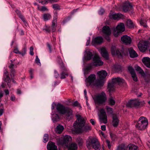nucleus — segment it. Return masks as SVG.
<instances>
[{"label": "nucleus", "instance_id": "nucleus-1", "mask_svg": "<svg viewBox=\"0 0 150 150\" xmlns=\"http://www.w3.org/2000/svg\"><path fill=\"white\" fill-rule=\"evenodd\" d=\"M76 116L78 117V118L73 125L75 131L76 133H81L83 132V131H87L91 130V127L88 125L85 126L83 129V127L84 126L85 123L84 119L80 115H77Z\"/></svg>", "mask_w": 150, "mask_h": 150}, {"label": "nucleus", "instance_id": "nucleus-2", "mask_svg": "<svg viewBox=\"0 0 150 150\" xmlns=\"http://www.w3.org/2000/svg\"><path fill=\"white\" fill-rule=\"evenodd\" d=\"M56 109L60 114L65 115L67 119L72 117L73 111L70 108L60 103H58L56 106Z\"/></svg>", "mask_w": 150, "mask_h": 150}, {"label": "nucleus", "instance_id": "nucleus-3", "mask_svg": "<svg viewBox=\"0 0 150 150\" xmlns=\"http://www.w3.org/2000/svg\"><path fill=\"white\" fill-rule=\"evenodd\" d=\"M86 142V146L88 149H91V146L96 150H99L100 146L98 140L96 138L90 139Z\"/></svg>", "mask_w": 150, "mask_h": 150}, {"label": "nucleus", "instance_id": "nucleus-4", "mask_svg": "<svg viewBox=\"0 0 150 150\" xmlns=\"http://www.w3.org/2000/svg\"><path fill=\"white\" fill-rule=\"evenodd\" d=\"M148 124L147 119L144 117H140L135 126L139 130H143L145 129Z\"/></svg>", "mask_w": 150, "mask_h": 150}, {"label": "nucleus", "instance_id": "nucleus-5", "mask_svg": "<svg viewBox=\"0 0 150 150\" xmlns=\"http://www.w3.org/2000/svg\"><path fill=\"white\" fill-rule=\"evenodd\" d=\"M93 98L96 104L97 105L104 104L107 99L106 96L104 92L97 95Z\"/></svg>", "mask_w": 150, "mask_h": 150}, {"label": "nucleus", "instance_id": "nucleus-6", "mask_svg": "<svg viewBox=\"0 0 150 150\" xmlns=\"http://www.w3.org/2000/svg\"><path fill=\"white\" fill-rule=\"evenodd\" d=\"M125 30V26L123 23L118 24L116 28L113 30V34L115 37L121 34Z\"/></svg>", "mask_w": 150, "mask_h": 150}, {"label": "nucleus", "instance_id": "nucleus-7", "mask_svg": "<svg viewBox=\"0 0 150 150\" xmlns=\"http://www.w3.org/2000/svg\"><path fill=\"white\" fill-rule=\"evenodd\" d=\"M71 137L70 136L66 135L60 139L59 141V144L62 145L67 146L68 144L71 141Z\"/></svg>", "mask_w": 150, "mask_h": 150}, {"label": "nucleus", "instance_id": "nucleus-8", "mask_svg": "<svg viewBox=\"0 0 150 150\" xmlns=\"http://www.w3.org/2000/svg\"><path fill=\"white\" fill-rule=\"evenodd\" d=\"M100 115H99V119L100 122L106 123L107 122V116L105 110L103 109H101L100 111Z\"/></svg>", "mask_w": 150, "mask_h": 150}, {"label": "nucleus", "instance_id": "nucleus-9", "mask_svg": "<svg viewBox=\"0 0 150 150\" xmlns=\"http://www.w3.org/2000/svg\"><path fill=\"white\" fill-rule=\"evenodd\" d=\"M147 45V43L146 42L141 41L138 43V47L140 51L144 52L146 50Z\"/></svg>", "mask_w": 150, "mask_h": 150}, {"label": "nucleus", "instance_id": "nucleus-10", "mask_svg": "<svg viewBox=\"0 0 150 150\" xmlns=\"http://www.w3.org/2000/svg\"><path fill=\"white\" fill-rule=\"evenodd\" d=\"M93 60L95 65L100 66L103 65V62L100 60V58L98 55L95 54L93 58Z\"/></svg>", "mask_w": 150, "mask_h": 150}, {"label": "nucleus", "instance_id": "nucleus-11", "mask_svg": "<svg viewBox=\"0 0 150 150\" xmlns=\"http://www.w3.org/2000/svg\"><path fill=\"white\" fill-rule=\"evenodd\" d=\"M111 53L113 55H116L119 57H121L122 55V52L119 50L115 46H112L111 48Z\"/></svg>", "mask_w": 150, "mask_h": 150}, {"label": "nucleus", "instance_id": "nucleus-12", "mask_svg": "<svg viewBox=\"0 0 150 150\" xmlns=\"http://www.w3.org/2000/svg\"><path fill=\"white\" fill-rule=\"evenodd\" d=\"M121 40L123 43L126 45L131 44L132 41L131 38L127 35H125L122 37L121 38Z\"/></svg>", "mask_w": 150, "mask_h": 150}, {"label": "nucleus", "instance_id": "nucleus-13", "mask_svg": "<svg viewBox=\"0 0 150 150\" xmlns=\"http://www.w3.org/2000/svg\"><path fill=\"white\" fill-rule=\"evenodd\" d=\"M132 8V6L131 4L129 2H126L123 4L122 9L123 11L126 12L131 10Z\"/></svg>", "mask_w": 150, "mask_h": 150}, {"label": "nucleus", "instance_id": "nucleus-14", "mask_svg": "<svg viewBox=\"0 0 150 150\" xmlns=\"http://www.w3.org/2000/svg\"><path fill=\"white\" fill-rule=\"evenodd\" d=\"M103 41V38L101 36H98L96 38L92 40V43L93 45L96 44H101Z\"/></svg>", "mask_w": 150, "mask_h": 150}, {"label": "nucleus", "instance_id": "nucleus-15", "mask_svg": "<svg viewBox=\"0 0 150 150\" xmlns=\"http://www.w3.org/2000/svg\"><path fill=\"white\" fill-rule=\"evenodd\" d=\"M119 120L116 115L115 114H112V125L115 127H117L119 123Z\"/></svg>", "mask_w": 150, "mask_h": 150}, {"label": "nucleus", "instance_id": "nucleus-16", "mask_svg": "<svg viewBox=\"0 0 150 150\" xmlns=\"http://www.w3.org/2000/svg\"><path fill=\"white\" fill-rule=\"evenodd\" d=\"M96 79V76L95 74H91L86 79V81L90 85L93 83Z\"/></svg>", "mask_w": 150, "mask_h": 150}, {"label": "nucleus", "instance_id": "nucleus-17", "mask_svg": "<svg viewBox=\"0 0 150 150\" xmlns=\"http://www.w3.org/2000/svg\"><path fill=\"white\" fill-rule=\"evenodd\" d=\"M109 17L110 19H113L116 20L118 18H122L123 17V15L120 13H115L112 14L111 13L109 14Z\"/></svg>", "mask_w": 150, "mask_h": 150}, {"label": "nucleus", "instance_id": "nucleus-18", "mask_svg": "<svg viewBox=\"0 0 150 150\" xmlns=\"http://www.w3.org/2000/svg\"><path fill=\"white\" fill-rule=\"evenodd\" d=\"M97 74L99 78L101 79H103L105 78L108 74L107 72L105 70L99 71L98 72Z\"/></svg>", "mask_w": 150, "mask_h": 150}, {"label": "nucleus", "instance_id": "nucleus-19", "mask_svg": "<svg viewBox=\"0 0 150 150\" xmlns=\"http://www.w3.org/2000/svg\"><path fill=\"white\" fill-rule=\"evenodd\" d=\"M62 72L61 74L60 78L62 79L66 78V76H68L69 73L67 68L65 67L64 69H61Z\"/></svg>", "mask_w": 150, "mask_h": 150}, {"label": "nucleus", "instance_id": "nucleus-20", "mask_svg": "<svg viewBox=\"0 0 150 150\" xmlns=\"http://www.w3.org/2000/svg\"><path fill=\"white\" fill-rule=\"evenodd\" d=\"M130 57L132 58L137 57L138 56L137 54L133 49L131 47L128 49Z\"/></svg>", "mask_w": 150, "mask_h": 150}, {"label": "nucleus", "instance_id": "nucleus-21", "mask_svg": "<svg viewBox=\"0 0 150 150\" xmlns=\"http://www.w3.org/2000/svg\"><path fill=\"white\" fill-rule=\"evenodd\" d=\"M102 32L105 35H110L111 34L110 28L107 25L104 26L103 27Z\"/></svg>", "mask_w": 150, "mask_h": 150}, {"label": "nucleus", "instance_id": "nucleus-22", "mask_svg": "<svg viewBox=\"0 0 150 150\" xmlns=\"http://www.w3.org/2000/svg\"><path fill=\"white\" fill-rule=\"evenodd\" d=\"M142 61L147 67L150 68V58L148 57H144L142 59Z\"/></svg>", "mask_w": 150, "mask_h": 150}, {"label": "nucleus", "instance_id": "nucleus-23", "mask_svg": "<svg viewBox=\"0 0 150 150\" xmlns=\"http://www.w3.org/2000/svg\"><path fill=\"white\" fill-rule=\"evenodd\" d=\"M101 54L103 57L106 59L108 58V52L105 47H103L101 49Z\"/></svg>", "mask_w": 150, "mask_h": 150}, {"label": "nucleus", "instance_id": "nucleus-24", "mask_svg": "<svg viewBox=\"0 0 150 150\" xmlns=\"http://www.w3.org/2000/svg\"><path fill=\"white\" fill-rule=\"evenodd\" d=\"M57 62L59 64L60 69H64V67H65L62 60L60 57L58 56L57 59Z\"/></svg>", "mask_w": 150, "mask_h": 150}, {"label": "nucleus", "instance_id": "nucleus-25", "mask_svg": "<svg viewBox=\"0 0 150 150\" xmlns=\"http://www.w3.org/2000/svg\"><path fill=\"white\" fill-rule=\"evenodd\" d=\"M112 82L114 84L117 83H124L125 82V80L121 78L117 77L112 79Z\"/></svg>", "mask_w": 150, "mask_h": 150}, {"label": "nucleus", "instance_id": "nucleus-26", "mask_svg": "<svg viewBox=\"0 0 150 150\" xmlns=\"http://www.w3.org/2000/svg\"><path fill=\"white\" fill-rule=\"evenodd\" d=\"M47 147L48 150H57V146L54 143L48 144Z\"/></svg>", "mask_w": 150, "mask_h": 150}, {"label": "nucleus", "instance_id": "nucleus-27", "mask_svg": "<svg viewBox=\"0 0 150 150\" xmlns=\"http://www.w3.org/2000/svg\"><path fill=\"white\" fill-rule=\"evenodd\" d=\"M68 150H77V146L76 143H73L68 146Z\"/></svg>", "mask_w": 150, "mask_h": 150}, {"label": "nucleus", "instance_id": "nucleus-28", "mask_svg": "<svg viewBox=\"0 0 150 150\" xmlns=\"http://www.w3.org/2000/svg\"><path fill=\"white\" fill-rule=\"evenodd\" d=\"M64 129L63 126L60 125H59L56 127V131L57 133L60 134L62 132Z\"/></svg>", "mask_w": 150, "mask_h": 150}, {"label": "nucleus", "instance_id": "nucleus-29", "mask_svg": "<svg viewBox=\"0 0 150 150\" xmlns=\"http://www.w3.org/2000/svg\"><path fill=\"white\" fill-rule=\"evenodd\" d=\"M127 26L131 28H133L134 24L132 21L130 19L127 20Z\"/></svg>", "mask_w": 150, "mask_h": 150}, {"label": "nucleus", "instance_id": "nucleus-30", "mask_svg": "<svg viewBox=\"0 0 150 150\" xmlns=\"http://www.w3.org/2000/svg\"><path fill=\"white\" fill-rule=\"evenodd\" d=\"M135 69L137 71L139 72V73L142 75L143 76L145 75V74L144 71L139 66H136L135 67Z\"/></svg>", "mask_w": 150, "mask_h": 150}, {"label": "nucleus", "instance_id": "nucleus-31", "mask_svg": "<svg viewBox=\"0 0 150 150\" xmlns=\"http://www.w3.org/2000/svg\"><path fill=\"white\" fill-rule=\"evenodd\" d=\"M4 81L7 83V85L8 86L9 88H10L11 86V85L10 83L11 79L9 76H4Z\"/></svg>", "mask_w": 150, "mask_h": 150}, {"label": "nucleus", "instance_id": "nucleus-32", "mask_svg": "<svg viewBox=\"0 0 150 150\" xmlns=\"http://www.w3.org/2000/svg\"><path fill=\"white\" fill-rule=\"evenodd\" d=\"M43 17L45 21L48 20L51 18V16L50 13H44L43 14Z\"/></svg>", "mask_w": 150, "mask_h": 150}, {"label": "nucleus", "instance_id": "nucleus-33", "mask_svg": "<svg viewBox=\"0 0 150 150\" xmlns=\"http://www.w3.org/2000/svg\"><path fill=\"white\" fill-rule=\"evenodd\" d=\"M59 117L57 114H54L53 115L52 120L54 122L58 121L59 120Z\"/></svg>", "mask_w": 150, "mask_h": 150}, {"label": "nucleus", "instance_id": "nucleus-34", "mask_svg": "<svg viewBox=\"0 0 150 150\" xmlns=\"http://www.w3.org/2000/svg\"><path fill=\"white\" fill-rule=\"evenodd\" d=\"M93 55L91 52L90 51L86 53V54L85 56V59L86 60H90Z\"/></svg>", "mask_w": 150, "mask_h": 150}, {"label": "nucleus", "instance_id": "nucleus-35", "mask_svg": "<svg viewBox=\"0 0 150 150\" xmlns=\"http://www.w3.org/2000/svg\"><path fill=\"white\" fill-rule=\"evenodd\" d=\"M128 147L129 150H138V147L132 144H129Z\"/></svg>", "mask_w": 150, "mask_h": 150}, {"label": "nucleus", "instance_id": "nucleus-36", "mask_svg": "<svg viewBox=\"0 0 150 150\" xmlns=\"http://www.w3.org/2000/svg\"><path fill=\"white\" fill-rule=\"evenodd\" d=\"M114 84L112 82L108 84V91L109 92H110L111 91H112L114 89Z\"/></svg>", "mask_w": 150, "mask_h": 150}, {"label": "nucleus", "instance_id": "nucleus-37", "mask_svg": "<svg viewBox=\"0 0 150 150\" xmlns=\"http://www.w3.org/2000/svg\"><path fill=\"white\" fill-rule=\"evenodd\" d=\"M109 104L110 105H114L115 104V101L112 97L109 98L108 100Z\"/></svg>", "mask_w": 150, "mask_h": 150}, {"label": "nucleus", "instance_id": "nucleus-38", "mask_svg": "<svg viewBox=\"0 0 150 150\" xmlns=\"http://www.w3.org/2000/svg\"><path fill=\"white\" fill-rule=\"evenodd\" d=\"M76 141L79 146H81L83 143L82 138L80 137H77L76 139Z\"/></svg>", "mask_w": 150, "mask_h": 150}, {"label": "nucleus", "instance_id": "nucleus-39", "mask_svg": "<svg viewBox=\"0 0 150 150\" xmlns=\"http://www.w3.org/2000/svg\"><path fill=\"white\" fill-rule=\"evenodd\" d=\"M102 80L99 79L96 80V84L97 86H103V83Z\"/></svg>", "mask_w": 150, "mask_h": 150}, {"label": "nucleus", "instance_id": "nucleus-40", "mask_svg": "<svg viewBox=\"0 0 150 150\" xmlns=\"http://www.w3.org/2000/svg\"><path fill=\"white\" fill-rule=\"evenodd\" d=\"M92 67V66L91 65L86 67L85 69L84 73V74H87L89 73V70L91 69Z\"/></svg>", "mask_w": 150, "mask_h": 150}, {"label": "nucleus", "instance_id": "nucleus-41", "mask_svg": "<svg viewBox=\"0 0 150 150\" xmlns=\"http://www.w3.org/2000/svg\"><path fill=\"white\" fill-rule=\"evenodd\" d=\"M126 146L124 144H121L118 146L116 150H125Z\"/></svg>", "mask_w": 150, "mask_h": 150}, {"label": "nucleus", "instance_id": "nucleus-42", "mask_svg": "<svg viewBox=\"0 0 150 150\" xmlns=\"http://www.w3.org/2000/svg\"><path fill=\"white\" fill-rule=\"evenodd\" d=\"M133 101L134 107H137L140 105V102L137 100H133Z\"/></svg>", "mask_w": 150, "mask_h": 150}, {"label": "nucleus", "instance_id": "nucleus-43", "mask_svg": "<svg viewBox=\"0 0 150 150\" xmlns=\"http://www.w3.org/2000/svg\"><path fill=\"white\" fill-rule=\"evenodd\" d=\"M53 8L55 10H60V6L57 4H54L52 5Z\"/></svg>", "mask_w": 150, "mask_h": 150}, {"label": "nucleus", "instance_id": "nucleus-44", "mask_svg": "<svg viewBox=\"0 0 150 150\" xmlns=\"http://www.w3.org/2000/svg\"><path fill=\"white\" fill-rule=\"evenodd\" d=\"M127 106L129 108L134 107V105L133 104V100H131L129 101L127 104Z\"/></svg>", "mask_w": 150, "mask_h": 150}, {"label": "nucleus", "instance_id": "nucleus-45", "mask_svg": "<svg viewBox=\"0 0 150 150\" xmlns=\"http://www.w3.org/2000/svg\"><path fill=\"white\" fill-rule=\"evenodd\" d=\"M4 112L3 105L2 104H0V116L2 115Z\"/></svg>", "mask_w": 150, "mask_h": 150}, {"label": "nucleus", "instance_id": "nucleus-46", "mask_svg": "<svg viewBox=\"0 0 150 150\" xmlns=\"http://www.w3.org/2000/svg\"><path fill=\"white\" fill-rule=\"evenodd\" d=\"M24 52H22V53L20 52H19L18 50L17 49H15L14 50V53H20V54H21L22 55H23L25 53L26 50L25 49V48L24 49Z\"/></svg>", "mask_w": 150, "mask_h": 150}, {"label": "nucleus", "instance_id": "nucleus-47", "mask_svg": "<svg viewBox=\"0 0 150 150\" xmlns=\"http://www.w3.org/2000/svg\"><path fill=\"white\" fill-rule=\"evenodd\" d=\"M72 105L74 107H77L80 108H81L80 104L77 101L74 102L72 104Z\"/></svg>", "mask_w": 150, "mask_h": 150}, {"label": "nucleus", "instance_id": "nucleus-48", "mask_svg": "<svg viewBox=\"0 0 150 150\" xmlns=\"http://www.w3.org/2000/svg\"><path fill=\"white\" fill-rule=\"evenodd\" d=\"M44 142L46 143L49 140V135L48 134H44L43 137Z\"/></svg>", "mask_w": 150, "mask_h": 150}, {"label": "nucleus", "instance_id": "nucleus-49", "mask_svg": "<svg viewBox=\"0 0 150 150\" xmlns=\"http://www.w3.org/2000/svg\"><path fill=\"white\" fill-rule=\"evenodd\" d=\"M106 107L108 112L111 114H112L113 112L112 108L108 106H106Z\"/></svg>", "mask_w": 150, "mask_h": 150}, {"label": "nucleus", "instance_id": "nucleus-50", "mask_svg": "<svg viewBox=\"0 0 150 150\" xmlns=\"http://www.w3.org/2000/svg\"><path fill=\"white\" fill-rule=\"evenodd\" d=\"M128 69L129 71L130 72L131 74H133L135 73L134 69L132 67L129 66L128 67Z\"/></svg>", "mask_w": 150, "mask_h": 150}, {"label": "nucleus", "instance_id": "nucleus-51", "mask_svg": "<svg viewBox=\"0 0 150 150\" xmlns=\"http://www.w3.org/2000/svg\"><path fill=\"white\" fill-rule=\"evenodd\" d=\"M10 71L11 72V77H14L15 76V74L16 73L15 70L14 69H12L10 70Z\"/></svg>", "mask_w": 150, "mask_h": 150}, {"label": "nucleus", "instance_id": "nucleus-52", "mask_svg": "<svg viewBox=\"0 0 150 150\" xmlns=\"http://www.w3.org/2000/svg\"><path fill=\"white\" fill-rule=\"evenodd\" d=\"M35 62L36 63H37L38 65L40 66L41 65V63L40 62V60L39 59L38 56H36V59L35 60Z\"/></svg>", "mask_w": 150, "mask_h": 150}, {"label": "nucleus", "instance_id": "nucleus-53", "mask_svg": "<svg viewBox=\"0 0 150 150\" xmlns=\"http://www.w3.org/2000/svg\"><path fill=\"white\" fill-rule=\"evenodd\" d=\"M132 76V78L133 79V80L135 81H137V77L136 76V74L135 73L132 74H131Z\"/></svg>", "mask_w": 150, "mask_h": 150}, {"label": "nucleus", "instance_id": "nucleus-54", "mask_svg": "<svg viewBox=\"0 0 150 150\" xmlns=\"http://www.w3.org/2000/svg\"><path fill=\"white\" fill-rule=\"evenodd\" d=\"M115 70L117 71H120L121 70V67L120 65H115L114 67Z\"/></svg>", "mask_w": 150, "mask_h": 150}, {"label": "nucleus", "instance_id": "nucleus-55", "mask_svg": "<svg viewBox=\"0 0 150 150\" xmlns=\"http://www.w3.org/2000/svg\"><path fill=\"white\" fill-rule=\"evenodd\" d=\"M51 28L50 26L46 27L45 28L43 29V30H45L47 32L50 33L51 31Z\"/></svg>", "mask_w": 150, "mask_h": 150}, {"label": "nucleus", "instance_id": "nucleus-56", "mask_svg": "<svg viewBox=\"0 0 150 150\" xmlns=\"http://www.w3.org/2000/svg\"><path fill=\"white\" fill-rule=\"evenodd\" d=\"M140 23L141 25H142L144 27H147V25H146V23H145L143 20H141L140 22Z\"/></svg>", "mask_w": 150, "mask_h": 150}, {"label": "nucleus", "instance_id": "nucleus-57", "mask_svg": "<svg viewBox=\"0 0 150 150\" xmlns=\"http://www.w3.org/2000/svg\"><path fill=\"white\" fill-rule=\"evenodd\" d=\"M19 17L24 23H26L25 19L22 14L19 16Z\"/></svg>", "mask_w": 150, "mask_h": 150}, {"label": "nucleus", "instance_id": "nucleus-58", "mask_svg": "<svg viewBox=\"0 0 150 150\" xmlns=\"http://www.w3.org/2000/svg\"><path fill=\"white\" fill-rule=\"evenodd\" d=\"M57 23V20L53 19V20L52 21V24L51 26H57V25L56 24V23Z\"/></svg>", "mask_w": 150, "mask_h": 150}, {"label": "nucleus", "instance_id": "nucleus-59", "mask_svg": "<svg viewBox=\"0 0 150 150\" xmlns=\"http://www.w3.org/2000/svg\"><path fill=\"white\" fill-rule=\"evenodd\" d=\"M106 142L107 143V144L108 145V148L110 149L111 146L110 141L108 140L107 139L106 140Z\"/></svg>", "mask_w": 150, "mask_h": 150}, {"label": "nucleus", "instance_id": "nucleus-60", "mask_svg": "<svg viewBox=\"0 0 150 150\" xmlns=\"http://www.w3.org/2000/svg\"><path fill=\"white\" fill-rule=\"evenodd\" d=\"M39 10L40 11H43L48 10L47 8L45 6H42L41 8Z\"/></svg>", "mask_w": 150, "mask_h": 150}, {"label": "nucleus", "instance_id": "nucleus-61", "mask_svg": "<svg viewBox=\"0 0 150 150\" xmlns=\"http://www.w3.org/2000/svg\"><path fill=\"white\" fill-rule=\"evenodd\" d=\"M105 11L103 8H101L99 11V14L100 15H103L105 12Z\"/></svg>", "mask_w": 150, "mask_h": 150}, {"label": "nucleus", "instance_id": "nucleus-62", "mask_svg": "<svg viewBox=\"0 0 150 150\" xmlns=\"http://www.w3.org/2000/svg\"><path fill=\"white\" fill-rule=\"evenodd\" d=\"M58 13L57 12H55L54 13V18L53 19L57 20L58 18Z\"/></svg>", "mask_w": 150, "mask_h": 150}, {"label": "nucleus", "instance_id": "nucleus-63", "mask_svg": "<svg viewBox=\"0 0 150 150\" xmlns=\"http://www.w3.org/2000/svg\"><path fill=\"white\" fill-rule=\"evenodd\" d=\"M33 47H31L30 48V54L31 55H33L34 54L33 52Z\"/></svg>", "mask_w": 150, "mask_h": 150}, {"label": "nucleus", "instance_id": "nucleus-64", "mask_svg": "<svg viewBox=\"0 0 150 150\" xmlns=\"http://www.w3.org/2000/svg\"><path fill=\"white\" fill-rule=\"evenodd\" d=\"M111 137L113 139H114L116 138V135L112 133L110 134Z\"/></svg>", "mask_w": 150, "mask_h": 150}]
</instances>
